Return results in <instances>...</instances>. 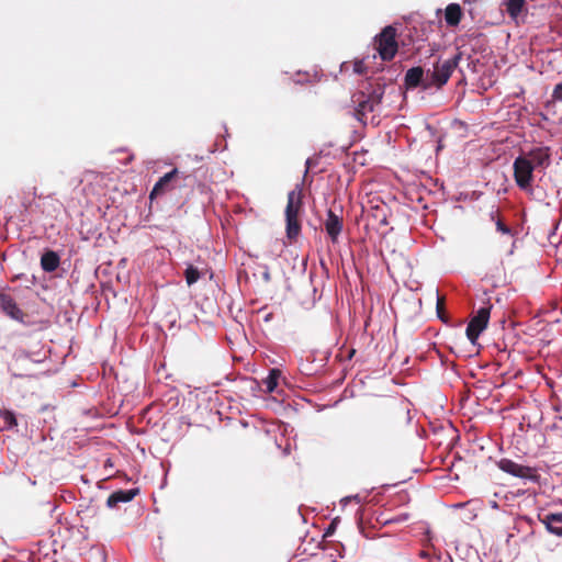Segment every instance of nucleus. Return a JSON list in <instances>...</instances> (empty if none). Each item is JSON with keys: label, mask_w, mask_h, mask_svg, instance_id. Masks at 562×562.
Wrapping results in <instances>:
<instances>
[{"label": "nucleus", "mask_w": 562, "mask_h": 562, "mask_svg": "<svg viewBox=\"0 0 562 562\" xmlns=\"http://www.w3.org/2000/svg\"><path fill=\"white\" fill-rule=\"evenodd\" d=\"M490 216H491V221H493L495 223L497 232H499L504 235L513 236L512 228L508 225H506L504 223V221L502 220V217L498 215V210L492 211Z\"/></svg>", "instance_id": "nucleus-21"}, {"label": "nucleus", "mask_w": 562, "mask_h": 562, "mask_svg": "<svg viewBox=\"0 0 562 562\" xmlns=\"http://www.w3.org/2000/svg\"><path fill=\"white\" fill-rule=\"evenodd\" d=\"M437 314H438V317L447 323V318L445 316V299L442 296H438V300H437Z\"/></svg>", "instance_id": "nucleus-23"}, {"label": "nucleus", "mask_w": 562, "mask_h": 562, "mask_svg": "<svg viewBox=\"0 0 562 562\" xmlns=\"http://www.w3.org/2000/svg\"><path fill=\"white\" fill-rule=\"evenodd\" d=\"M202 272L192 265H188L184 270V279L189 286L196 283L199 279L202 277Z\"/></svg>", "instance_id": "nucleus-22"}, {"label": "nucleus", "mask_w": 562, "mask_h": 562, "mask_svg": "<svg viewBox=\"0 0 562 562\" xmlns=\"http://www.w3.org/2000/svg\"><path fill=\"white\" fill-rule=\"evenodd\" d=\"M538 520L546 526L550 533L562 538V513L538 514Z\"/></svg>", "instance_id": "nucleus-13"}, {"label": "nucleus", "mask_w": 562, "mask_h": 562, "mask_svg": "<svg viewBox=\"0 0 562 562\" xmlns=\"http://www.w3.org/2000/svg\"><path fill=\"white\" fill-rule=\"evenodd\" d=\"M16 425V418L12 412L0 409V431L12 429Z\"/></svg>", "instance_id": "nucleus-18"}, {"label": "nucleus", "mask_w": 562, "mask_h": 562, "mask_svg": "<svg viewBox=\"0 0 562 562\" xmlns=\"http://www.w3.org/2000/svg\"><path fill=\"white\" fill-rule=\"evenodd\" d=\"M139 490L138 488H131V490H119L113 492L106 499V505L110 508L116 507L120 503H128L131 502L136 495H138Z\"/></svg>", "instance_id": "nucleus-15"}, {"label": "nucleus", "mask_w": 562, "mask_h": 562, "mask_svg": "<svg viewBox=\"0 0 562 562\" xmlns=\"http://www.w3.org/2000/svg\"><path fill=\"white\" fill-rule=\"evenodd\" d=\"M375 48L380 57L390 61L397 53L398 45L396 41V29L392 25L385 26L379 35L375 36Z\"/></svg>", "instance_id": "nucleus-5"}, {"label": "nucleus", "mask_w": 562, "mask_h": 562, "mask_svg": "<svg viewBox=\"0 0 562 562\" xmlns=\"http://www.w3.org/2000/svg\"><path fill=\"white\" fill-rule=\"evenodd\" d=\"M325 231L329 236L330 240L335 244L338 241V237L342 231L344 224L342 218L336 215L331 210L327 211V217L324 222Z\"/></svg>", "instance_id": "nucleus-12"}, {"label": "nucleus", "mask_w": 562, "mask_h": 562, "mask_svg": "<svg viewBox=\"0 0 562 562\" xmlns=\"http://www.w3.org/2000/svg\"><path fill=\"white\" fill-rule=\"evenodd\" d=\"M385 92V85L380 82H366L362 89L351 95L353 116L357 121L366 124L368 113H372L381 104Z\"/></svg>", "instance_id": "nucleus-1"}, {"label": "nucleus", "mask_w": 562, "mask_h": 562, "mask_svg": "<svg viewBox=\"0 0 562 562\" xmlns=\"http://www.w3.org/2000/svg\"><path fill=\"white\" fill-rule=\"evenodd\" d=\"M301 212L302 192L301 190H292L288 193V203L285 207V232L290 241H294L301 233V221L299 218Z\"/></svg>", "instance_id": "nucleus-3"}, {"label": "nucleus", "mask_w": 562, "mask_h": 562, "mask_svg": "<svg viewBox=\"0 0 562 562\" xmlns=\"http://www.w3.org/2000/svg\"><path fill=\"white\" fill-rule=\"evenodd\" d=\"M496 464L499 470L512 476L521 479L524 481H529L532 483L540 482L541 475L539 473L538 468L536 467L521 464L508 458H502L501 460L497 461Z\"/></svg>", "instance_id": "nucleus-4"}, {"label": "nucleus", "mask_w": 562, "mask_h": 562, "mask_svg": "<svg viewBox=\"0 0 562 562\" xmlns=\"http://www.w3.org/2000/svg\"><path fill=\"white\" fill-rule=\"evenodd\" d=\"M180 179L186 180L187 177H180V171L177 168H173L171 171L159 178L155 183L149 193V199L154 200L155 198L173 190Z\"/></svg>", "instance_id": "nucleus-7"}, {"label": "nucleus", "mask_w": 562, "mask_h": 562, "mask_svg": "<svg viewBox=\"0 0 562 562\" xmlns=\"http://www.w3.org/2000/svg\"><path fill=\"white\" fill-rule=\"evenodd\" d=\"M490 307H481L476 315L471 318L467 327V337L475 344L480 334L486 328L490 319Z\"/></svg>", "instance_id": "nucleus-8"}, {"label": "nucleus", "mask_w": 562, "mask_h": 562, "mask_svg": "<svg viewBox=\"0 0 562 562\" xmlns=\"http://www.w3.org/2000/svg\"><path fill=\"white\" fill-rule=\"evenodd\" d=\"M517 524L520 526L528 525L530 528V535L535 533V530H533L535 520L532 518H530L528 516H519L517 519Z\"/></svg>", "instance_id": "nucleus-24"}, {"label": "nucleus", "mask_w": 562, "mask_h": 562, "mask_svg": "<svg viewBox=\"0 0 562 562\" xmlns=\"http://www.w3.org/2000/svg\"><path fill=\"white\" fill-rule=\"evenodd\" d=\"M60 263L58 254L54 250H46L41 257V267L45 272L55 271Z\"/></svg>", "instance_id": "nucleus-16"}, {"label": "nucleus", "mask_w": 562, "mask_h": 562, "mask_svg": "<svg viewBox=\"0 0 562 562\" xmlns=\"http://www.w3.org/2000/svg\"><path fill=\"white\" fill-rule=\"evenodd\" d=\"M461 58V53H457L447 59L439 57L434 63L432 69L427 70V83L425 85V90L432 88L441 89L449 81L451 75L459 66Z\"/></svg>", "instance_id": "nucleus-2"}, {"label": "nucleus", "mask_w": 562, "mask_h": 562, "mask_svg": "<svg viewBox=\"0 0 562 562\" xmlns=\"http://www.w3.org/2000/svg\"><path fill=\"white\" fill-rule=\"evenodd\" d=\"M520 156L527 158V160L535 169H544L551 164V154L549 147H536Z\"/></svg>", "instance_id": "nucleus-9"}, {"label": "nucleus", "mask_w": 562, "mask_h": 562, "mask_svg": "<svg viewBox=\"0 0 562 562\" xmlns=\"http://www.w3.org/2000/svg\"><path fill=\"white\" fill-rule=\"evenodd\" d=\"M462 18L461 7L457 3H450L445 11V20L449 26H457Z\"/></svg>", "instance_id": "nucleus-17"}, {"label": "nucleus", "mask_w": 562, "mask_h": 562, "mask_svg": "<svg viewBox=\"0 0 562 562\" xmlns=\"http://www.w3.org/2000/svg\"><path fill=\"white\" fill-rule=\"evenodd\" d=\"M526 5V0H505L506 11L510 18L516 19Z\"/></svg>", "instance_id": "nucleus-19"}, {"label": "nucleus", "mask_w": 562, "mask_h": 562, "mask_svg": "<svg viewBox=\"0 0 562 562\" xmlns=\"http://www.w3.org/2000/svg\"><path fill=\"white\" fill-rule=\"evenodd\" d=\"M404 83L407 89H415L422 87L425 90L427 83V72L420 66L409 68L404 78Z\"/></svg>", "instance_id": "nucleus-11"}, {"label": "nucleus", "mask_w": 562, "mask_h": 562, "mask_svg": "<svg viewBox=\"0 0 562 562\" xmlns=\"http://www.w3.org/2000/svg\"><path fill=\"white\" fill-rule=\"evenodd\" d=\"M514 179L517 187L524 191H531L533 171L536 170L527 158L518 156L513 164Z\"/></svg>", "instance_id": "nucleus-6"}, {"label": "nucleus", "mask_w": 562, "mask_h": 562, "mask_svg": "<svg viewBox=\"0 0 562 562\" xmlns=\"http://www.w3.org/2000/svg\"><path fill=\"white\" fill-rule=\"evenodd\" d=\"M552 99L557 101H562V83H558L552 92Z\"/></svg>", "instance_id": "nucleus-25"}, {"label": "nucleus", "mask_w": 562, "mask_h": 562, "mask_svg": "<svg viewBox=\"0 0 562 562\" xmlns=\"http://www.w3.org/2000/svg\"><path fill=\"white\" fill-rule=\"evenodd\" d=\"M353 70H355V72L360 74V75L364 74L366 67H364L363 61H361V60L356 61L355 66H353Z\"/></svg>", "instance_id": "nucleus-26"}, {"label": "nucleus", "mask_w": 562, "mask_h": 562, "mask_svg": "<svg viewBox=\"0 0 562 562\" xmlns=\"http://www.w3.org/2000/svg\"><path fill=\"white\" fill-rule=\"evenodd\" d=\"M280 376L281 371L279 369L270 370L268 376L262 381L268 393H272L277 389Z\"/></svg>", "instance_id": "nucleus-20"}, {"label": "nucleus", "mask_w": 562, "mask_h": 562, "mask_svg": "<svg viewBox=\"0 0 562 562\" xmlns=\"http://www.w3.org/2000/svg\"><path fill=\"white\" fill-rule=\"evenodd\" d=\"M0 308L10 318L24 322L25 313L18 306L12 296L0 293Z\"/></svg>", "instance_id": "nucleus-10"}, {"label": "nucleus", "mask_w": 562, "mask_h": 562, "mask_svg": "<svg viewBox=\"0 0 562 562\" xmlns=\"http://www.w3.org/2000/svg\"><path fill=\"white\" fill-rule=\"evenodd\" d=\"M367 222L368 225H372L376 229L386 226L389 224L386 207L384 205L371 207L367 214Z\"/></svg>", "instance_id": "nucleus-14"}]
</instances>
